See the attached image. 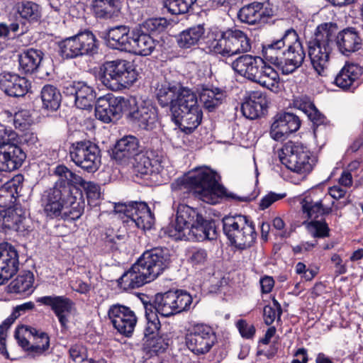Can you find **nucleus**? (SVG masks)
Returning a JSON list of instances; mask_svg holds the SVG:
<instances>
[{
    "mask_svg": "<svg viewBox=\"0 0 363 363\" xmlns=\"http://www.w3.org/2000/svg\"><path fill=\"white\" fill-rule=\"evenodd\" d=\"M295 32L296 30L293 28H286L283 29L280 38L264 44L262 45V52L264 58L277 67L281 56L284 52L283 50L284 48L295 40Z\"/></svg>",
    "mask_w": 363,
    "mask_h": 363,
    "instance_id": "nucleus-18",
    "label": "nucleus"
},
{
    "mask_svg": "<svg viewBox=\"0 0 363 363\" xmlns=\"http://www.w3.org/2000/svg\"><path fill=\"white\" fill-rule=\"evenodd\" d=\"M60 52L63 57L74 58L84 55H94L98 45L95 35L90 31L80 33L67 38L60 43Z\"/></svg>",
    "mask_w": 363,
    "mask_h": 363,
    "instance_id": "nucleus-10",
    "label": "nucleus"
},
{
    "mask_svg": "<svg viewBox=\"0 0 363 363\" xmlns=\"http://www.w3.org/2000/svg\"><path fill=\"white\" fill-rule=\"evenodd\" d=\"M118 213H123L143 230L150 229L155 223V218L148 206L145 202H131L128 204L118 203L114 206Z\"/></svg>",
    "mask_w": 363,
    "mask_h": 363,
    "instance_id": "nucleus-14",
    "label": "nucleus"
},
{
    "mask_svg": "<svg viewBox=\"0 0 363 363\" xmlns=\"http://www.w3.org/2000/svg\"><path fill=\"white\" fill-rule=\"evenodd\" d=\"M332 47L320 45L313 41L308 43V56L311 65L319 75H323L328 69Z\"/></svg>",
    "mask_w": 363,
    "mask_h": 363,
    "instance_id": "nucleus-28",
    "label": "nucleus"
},
{
    "mask_svg": "<svg viewBox=\"0 0 363 363\" xmlns=\"http://www.w3.org/2000/svg\"><path fill=\"white\" fill-rule=\"evenodd\" d=\"M92 10L98 18H112L120 9L119 0H92Z\"/></svg>",
    "mask_w": 363,
    "mask_h": 363,
    "instance_id": "nucleus-41",
    "label": "nucleus"
},
{
    "mask_svg": "<svg viewBox=\"0 0 363 363\" xmlns=\"http://www.w3.org/2000/svg\"><path fill=\"white\" fill-rule=\"evenodd\" d=\"M71 160L87 172H95L101 166V150L90 140H81L72 144L69 147Z\"/></svg>",
    "mask_w": 363,
    "mask_h": 363,
    "instance_id": "nucleus-9",
    "label": "nucleus"
},
{
    "mask_svg": "<svg viewBox=\"0 0 363 363\" xmlns=\"http://www.w3.org/2000/svg\"><path fill=\"white\" fill-rule=\"evenodd\" d=\"M135 160H139L135 166V169L138 173L142 175H146L153 172L150 160L148 157L144 155H139Z\"/></svg>",
    "mask_w": 363,
    "mask_h": 363,
    "instance_id": "nucleus-64",
    "label": "nucleus"
},
{
    "mask_svg": "<svg viewBox=\"0 0 363 363\" xmlns=\"http://www.w3.org/2000/svg\"><path fill=\"white\" fill-rule=\"evenodd\" d=\"M70 358L76 362L94 363L91 359H86V350L82 345H75L69 350Z\"/></svg>",
    "mask_w": 363,
    "mask_h": 363,
    "instance_id": "nucleus-62",
    "label": "nucleus"
},
{
    "mask_svg": "<svg viewBox=\"0 0 363 363\" xmlns=\"http://www.w3.org/2000/svg\"><path fill=\"white\" fill-rule=\"evenodd\" d=\"M295 36V40L289 44L288 48L281 55L277 67L284 74H291L300 67L306 57L303 47L296 31Z\"/></svg>",
    "mask_w": 363,
    "mask_h": 363,
    "instance_id": "nucleus-16",
    "label": "nucleus"
},
{
    "mask_svg": "<svg viewBox=\"0 0 363 363\" xmlns=\"http://www.w3.org/2000/svg\"><path fill=\"white\" fill-rule=\"evenodd\" d=\"M201 215V214H200L196 208L185 204H179L177 207L175 218L180 222L183 226L190 228Z\"/></svg>",
    "mask_w": 363,
    "mask_h": 363,
    "instance_id": "nucleus-51",
    "label": "nucleus"
},
{
    "mask_svg": "<svg viewBox=\"0 0 363 363\" xmlns=\"http://www.w3.org/2000/svg\"><path fill=\"white\" fill-rule=\"evenodd\" d=\"M18 253L7 242L0 245V285L4 284L18 270Z\"/></svg>",
    "mask_w": 363,
    "mask_h": 363,
    "instance_id": "nucleus-20",
    "label": "nucleus"
},
{
    "mask_svg": "<svg viewBox=\"0 0 363 363\" xmlns=\"http://www.w3.org/2000/svg\"><path fill=\"white\" fill-rule=\"evenodd\" d=\"M138 72L133 64L125 60L104 62L100 67V80L108 89L119 91L136 82Z\"/></svg>",
    "mask_w": 363,
    "mask_h": 363,
    "instance_id": "nucleus-4",
    "label": "nucleus"
},
{
    "mask_svg": "<svg viewBox=\"0 0 363 363\" xmlns=\"http://www.w3.org/2000/svg\"><path fill=\"white\" fill-rule=\"evenodd\" d=\"M336 45L343 55H348L361 47V39L353 28L344 29L336 37Z\"/></svg>",
    "mask_w": 363,
    "mask_h": 363,
    "instance_id": "nucleus-33",
    "label": "nucleus"
},
{
    "mask_svg": "<svg viewBox=\"0 0 363 363\" xmlns=\"http://www.w3.org/2000/svg\"><path fill=\"white\" fill-rule=\"evenodd\" d=\"M337 30L336 23L331 22L322 23L317 27L315 38L312 41L320 45L331 46L334 39H336Z\"/></svg>",
    "mask_w": 363,
    "mask_h": 363,
    "instance_id": "nucleus-47",
    "label": "nucleus"
},
{
    "mask_svg": "<svg viewBox=\"0 0 363 363\" xmlns=\"http://www.w3.org/2000/svg\"><path fill=\"white\" fill-rule=\"evenodd\" d=\"M17 11L22 18L30 21H38L41 16L40 6L30 1H23L18 3Z\"/></svg>",
    "mask_w": 363,
    "mask_h": 363,
    "instance_id": "nucleus-52",
    "label": "nucleus"
},
{
    "mask_svg": "<svg viewBox=\"0 0 363 363\" xmlns=\"http://www.w3.org/2000/svg\"><path fill=\"white\" fill-rule=\"evenodd\" d=\"M130 120L144 130H152L157 122L155 108L149 103L142 101L137 108L129 113Z\"/></svg>",
    "mask_w": 363,
    "mask_h": 363,
    "instance_id": "nucleus-26",
    "label": "nucleus"
},
{
    "mask_svg": "<svg viewBox=\"0 0 363 363\" xmlns=\"http://www.w3.org/2000/svg\"><path fill=\"white\" fill-rule=\"evenodd\" d=\"M34 281L33 274L30 271H25L18 274L9 285L11 293L30 294Z\"/></svg>",
    "mask_w": 363,
    "mask_h": 363,
    "instance_id": "nucleus-44",
    "label": "nucleus"
},
{
    "mask_svg": "<svg viewBox=\"0 0 363 363\" xmlns=\"http://www.w3.org/2000/svg\"><path fill=\"white\" fill-rule=\"evenodd\" d=\"M300 125L301 121L296 115L286 112L278 113L271 125L270 135L274 140H280L297 131Z\"/></svg>",
    "mask_w": 363,
    "mask_h": 363,
    "instance_id": "nucleus-21",
    "label": "nucleus"
},
{
    "mask_svg": "<svg viewBox=\"0 0 363 363\" xmlns=\"http://www.w3.org/2000/svg\"><path fill=\"white\" fill-rule=\"evenodd\" d=\"M38 330L35 328L27 326H22L18 328L15 333V337L18 340V345L28 352V355L31 357L30 347L32 345L30 344L26 335H36Z\"/></svg>",
    "mask_w": 363,
    "mask_h": 363,
    "instance_id": "nucleus-55",
    "label": "nucleus"
},
{
    "mask_svg": "<svg viewBox=\"0 0 363 363\" xmlns=\"http://www.w3.org/2000/svg\"><path fill=\"white\" fill-rule=\"evenodd\" d=\"M191 302L189 294L183 291H169L156 294L152 303L145 304V310L168 317L185 311Z\"/></svg>",
    "mask_w": 363,
    "mask_h": 363,
    "instance_id": "nucleus-7",
    "label": "nucleus"
},
{
    "mask_svg": "<svg viewBox=\"0 0 363 363\" xmlns=\"http://www.w3.org/2000/svg\"><path fill=\"white\" fill-rule=\"evenodd\" d=\"M82 186L86 191L88 202L90 204L96 205V201L101 197L100 187L92 182H85L82 179Z\"/></svg>",
    "mask_w": 363,
    "mask_h": 363,
    "instance_id": "nucleus-61",
    "label": "nucleus"
},
{
    "mask_svg": "<svg viewBox=\"0 0 363 363\" xmlns=\"http://www.w3.org/2000/svg\"><path fill=\"white\" fill-rule=\"evenodd\" d=\"M129 105V100L123 96H115L113 94L101 96L95 106L96 118L108 123L114 119H118L122 113L127 111Z\"/></svg>",
    "mask_w": 363,
    "mask_h": 363,
    "instance_id": "nucleus-13",
    "label": "nucleus"
},
{
    "mask_svg": "<svg viewBox=\"0 0 363 363\" xmlns=\"http://www.w3.org/2000/svg\"><path fill=\"white\" fill-rule=\"evenodd\" d=\"M18 142L16 132L0 130V172H11L22 165L26 156Z\"/></svg>",
    "mask_w": 363,
    "mask_h": 363,
    "instance_id": "nucleus-8",
    "label": "nucleus"
},
{
    "mask_svg": "<svg viewBox=\"0 0 363 363\" xmlns=\"http://www.w3.org/2000/svg\"><path fill=\"white\" fill-rule=\"evenodd\" d=\"M228 29L222 30L212 28L208 33L206 48L208 52L220 55L222 57H231Z\"/></svg>",
    "mask_w": 363,
    "mask_h": 363,
    "instance_id": "nucleus-24",
    "label": "nucleus"
},
{
    "mask_svg": "<svg viewBox=\"0 0 363 363\" xmlns=\"http://www.w3.org/2000/svg\"><path fill=\"white\" fill-rule=\"evenodd\" d=\"M187 233L188 228L183 226V225L177 220L176 218L171 221L165 228V233L176 240H186V238H190L188 237Z\"/></svg>",
    "mask_w": 363,
    "mask_h": 363,
    "instance_id": "nucleus-58",
    "label": "nucleus"
},
{
    "mask_svg": "<svg viewBox=\"0 0 363 363\" xmlns=\"http://www.w3.org/2000/svg\"><path fill=\"white\" fill-rule=\"evenodd\" d=\"M188 240L203 241L206 240H213L216 237V230L214 223L205 220L202 215L188 228Z\"/></svg>",
    "mask_w": 363,
    "mask_h": 363,
    "instance_id": "nucleus-30",
    "label": "nucleus"
},
{
    "mask_svg": "<svg viewBox=\"0 0 363 363\" xmlns=\"http://www.w3.org/2000/svg\"><path fill=\"white\" fill-rule=\"evenodd\" d=\"M208 259V252L205 249L192 247L188 250V262L194 267L204 265Z\"/></svg>",
    "mask_w": 363,
    "mask_h": 363,
    "instance_id": "nucleus-59",
    "label": "nucleus"
},
{
    "mask_svg": "<svg viewBox=\"0 0 363 363\" xmlns=\"http://www.w3.org/2000/svg\"><path fill=\"white\" fill-rule=\"evenodd\" d=\"M13 125L16 129L24 131L32 124L33 119L28 110H21L13 116Z\"/></svg>",
    "mask_w": 363,
    "mask_h": 363,
    "instance_id": "nucleus-60",
    "label": "nucleus"
},
{
    "mask_svg": "<svg viewBox=\"0 0 363 363\" xmlns=\"http://www.w3.org/2000/svg\"><path fill=\"white\" fill-rule=\"evenodd\" d=\"M67 95L72 96L75 105L80 109H89L92 107L96 98L94 88L84 82H68L64 87Z\"/></svg>",
    "mask_w": 363,
    "mask_h": 363,
    "instance_id": "nucleus-19",
    "label": "nucleus"
},
{
    "mask_svg": "<svg viewBox=\"0 0 363 363\" xmlns=\"http://www.w3.org/2000/svg\"><path fill=\"white\" fill-rule=\"evenodd\" d=\"M108 315L113 327L121 334L129 337L137 323V317L130 308L121 304L110 306Z\"/></svg>",
    "mask_w": 363,
    "mask_h": 363,
    "instance_id": "nucleus-15",
    "label": "nucleus"
},
{
    "mask_svg": "<svg viewBox=\"0 0 363 363\" xmlns=\"http://www.w3.org/2000/svg\"><path fill=\"white\" fill-rule=\"evenodd\" d=\"M266 107L265 96L257 91L250 95L249 99L242 104L241 110L245 117L253 120L261 116Z\"/></svg>",
    "mask_w": 363,
    "mask_h": 363,
    "instance_id": "nucleus-34",
    "label": "nucleus"
},
{
    "mask_svg": "<svg viewBox=\"0 0 363 363\" xmlns=\"http://www.w3.org/2000/svg\"><path fill=\"white\" fill-rule=\"evenodd\" d=\"M29 85L25 77L17 74L10 72L0 73V89L10 96H23L28 92Z\"/></svg>",
    "mask_w": 363,
    "mask_h": 363,
    "instance_id": "nucleus-25",
    "label": "nucleus"
},
{
    "mask_svg": "<svg viewBox=\"0 0 363 363\" xmlns=\"http://www.w3.org/2000/svg\"><path fill=\"white\" fill-rule=\"evenodd\" d=\"M223 230L230 243L241 250L251 247L257 237L252 222L242 215L224 217Z\"/></svg>",
    "mask_w": 363,
    "mask_h": 363,
    "instance_id": "nucleus-5",
    "label": "nucleus"
},
{
    "mask_svg": "<svg viewBox=\"0 0 363 363\" xmlns=\"http://www.w3.org/2000/svg\"><path fill=\"white\" fill-rule=\"evenodd\" d=\"M259 72L255 82L271 91L277 89L279 83V76L274 68L264 62L263 68L260 69Z\"/></svg>",
    "mask_w": 363,
    "mask_h": 363,
    "instance_id": "nucleus-45",
    "label": "nucleus"
},
{
    "mask_svg": "<svg viewBox=\"0 0 363 363\" xmlns=\"http://www.w3.org/2000/svg\"><path fill=\"white\" fill-rule=\"evenodd\" d=\"M272 13L264 4L253 2L240 9L238 16L242 22L254 25L267 22Z\"/></svg>",
    "mask_w": 363,
    "mask_h": 363,
    "instance_id": "nucleus-27",
    "label": "nucleus"
},
{
    "mask_svg": "<svg viewBox=\"0 0 363 363\" xmlns=\"http://www.w3.org/2000/svg\"><path fill=\"white\" fill-rule=\"evenodd\" d=\"M300 203L303 213L310 219H317L320 216L330 214L334 205L330 196L318 189L305 193Z\"/></svg>",
    "mask_w": 363,
    "mask_h": 363,
    "instance_id": "nucleus-12",
    "label": "nucleus"
},
{
    "mask_svg": "<svg viewBox=\"0 0 363 363\" xmlns=\"http://www.w3.org/2000/svg\"><path fill=\"white\" fill-rule=\"evenodd\" d=\"M34 337V342L30 347L31 357H38L42 355L50 346V338L47 333L39 332L38 335H33Z\"/></svg>",
    "mask_w": 363,
    "mask_h": 363,
    "instance_id": "nucleus-53",
    "label": "nucleus"
},
{
    "mask_svg": "<svg viewBox=\"0 0 363 363\" xmlns=\"http://www.w3.org/2000/svg\"><path fill=\"white\" fill-rule=\"evenodd\" d=\"M279 160L289 170L304 179L313 169L314 160L308 149L298 142L288 141L281 149Z\"/></svg>",
    "mask_w": 363,
    "mask_h": 363,
    "instance_id": "nucleus-6",
    "label": "nucleus"
},
{
    "mask_svg": "<svg viewBox=\"0 0 363 363\" xmlns=\"http://www.w3.org/2000/svg\"><path fill=\"white\" fill-rule=\"evenodd\" d=\"M174 198L184 199L192 191L196 197L209 204H216L225 194V189L219 184L216 174L209 168L196 169L174 180L171 184Z\"/></svg>",
    "mask_w": 363,
    "mask_h": 363,
    "instance_id": "nucleus-1",
    "label": "nucleus"
},
{
    "mask_svg": "<svg viewBox=\"0 0 363 363\" xmlns=\"http://www.w3.org/2000/svg\"><path fill=\"white\" fill-rule=\"evenodd\" d=\"M145 311V317L147 319V325L144 330L145 337H149L147 341H150L149 345L152 347L153 351L157 352L160 349L157 348L154 345V338L155 335L158 333L160 328V322L157 315L155 313L150 312V311Z\"/></svg>",
    "mask_w": 363,
    "mask_h": 363,
    "instance_id": "nucleus-49",
    "label": "nucleus"
},
{
    "mask_svg": "<svg viewBox=\"0 0 363 363\" xmlns=\"http://www.w3.org/2000/svg\"><path fill=\"white\" fill-rule=\"evenodd\" d=\"M180 86L162 84L157 89V99L162 107L169 106L172 113H177V98L181 89Z\"/></svg>",
    "mask_w": 363,
    "mask_h": 363,
    "instance_id": "nucleus-37",
    "label": "nucleus"
},
{
    "mask_svg": "<svg viewBox=\"0 0 363 363\" xmlns=\"http://www.w3.org/2000/svg\"><path fill=\"white\" fill-rule=\"evenodd\" d=\"M264 62L260 57L244 55L234 60L231 66L239 74L255 82Z\"/></svg>",
    "mask_w": 363,
    "mask_h": 363,
    "instance_id": "nucleus-23",
    "label": "nucleus"
},
{
    "mask_svg": "<svg viewBox=\"0 0 363 363\" xmlns=\"http://www.w3.org/2000/svg\"><path fill=\"white\" fill-rule=\"evenodd\" d=\"M282 314V308L280 303L274 298L272 299V305L265 306L263 310V317L266 325H272L276 318L280 320Z\"/></svg>",
    "mask_w": 363,
    "mask_h": 363,
    "instance_id": "nucleus-56",
    "label": "nucleus"
},
{
    "mask_svg": "<svg viewBox=\"0 0 363 363\" xmlns=\"http://www.w3.org/2000/svg\"><path fill=\"white\" fill-rule=\"evenodd\" d=\"M55 174L59 177L56 182H60L62 186H67L74 192L72 189H78L75 184H82V178L72 172L65 165H58L55 170Z\"/></svg>",
    "mask_w": 363,
    "mask_h": 363,
    "instance_id": "nucleus-48",
    "label": "nucleus"
},
{
    "mask_svg": "<svg viewBox=\"0 0 363 363\" xmlns=\"http://www.w3.org/2000/svg\"><path fill=\"white\" fill-rule=\"evenodd\" d=\"M228 33L232 56L251 50V42L245 33L239 29L229 28Z\"/></svg>",
    "mask_w": 363,
    "mask_h": 363,
    "instance_id": "nucleus-40",
    "label": "nucleus"
},
{
    "mask_svg": "<svg viewBox=\"0 0 363 363\" xmlns=\"http://www.w3.org/2000/svg\"><path fill=\"white\" fill-rule=\"evenodd\" d=\"M130 48L128 52L138 55H150L156 47V41L150 35L134 33L131 37Z\"/></svg>",
    "mask_w": 363,
    "mask_h": 363,
    "instance_id": "nucleus-36",
    "label": "nucleus"
},
{
    "mask_svg": "<svg viewBox=\"0 0 363 363\" xmlns=\"http://www.w3.org/2000/svg\"><path fill=\"white\" fill-rule=\"evenodd\" d=\"M202 111L200 107H196L191 110L179 112L177 110V113H173L176 123L179 128L186 133H191L201 123L202 120Z\"/></svg>",
    "mask_w": 363,
    "mask_h": 363,
    "instance_id": "nucleus-32",
    "label": "nucleus"
},
{
    "mask_svg": "<svg viewBox=\"0 0 363 363\" xmlns=\"http://www.w3.org/2000/svg\"><path fill=\"white\" fill-rule=\"evenodd\" d=\"M311 220L310 222H305L304 224L312 237L323 238L329 236L330 228L325 220Z\"/></svg>",
    "mask_w": 363,
    "mask_h": 363,
    "instance_id": "nucleus-54",
    "label": "nucleus"
},
{
    "mask_svg": "<svg viewBox=\"0 0 363 363\" xmlns=\"http://www.w3.org/2000/svg\"><path fill=\"white\" fill-rule=\"evenodd\" d=\"M23 181V176L18 174L0 188V207H7L15 201V194Z\"/></svg>",
    "mask_w": 363,
    "mask_h": 363,
    "instance_id": "nucleus-42",
    "label": "nucleus"
},
{
    "mask_svg": "<svg viewBox=\"0 0 363 363\" xmlns=\"http://www.w3.org/2000/svg\"><path fill=\"white\" fill-rule=\"evenodd\" d=\"M144 28L150 32L160 33L167 26V21L165 18H150L143 23Z\"/></svg>",
    "mask_w": 363,
    "mask_h": 363,
    "instance_id": "nucleus-63",
    "label": "nucleus"
},
{
    "mask_svg": "<svg viewBox=\"0 0 363 363\" xmlns=\"http://www.w3.org/2000/svg\"><path fill=\"white\" fill-rule=\"evenodd\" d=\"M74 192L60 182H55L52 188L45 191L41 202L43 211L51 218L76 220L84 212L85 201L79 189H72Z\"/></svg>",
    "mask_w": 363,
    "mask_h": 363,
    "instance_id": "nucleus-2",
    "label": "nucleus"
},
{
    "mask_svg": "<svg viewBox=\"0 0 363 363\" xmlns=\"http://www.w3.org/2000/svg\"><path fill=\"white\" fill-rule=\"evenodd\" d=\"M26 218V209L19 205L1 211H0V230L4 232L23 231Z\"/></svg>",
    "mask_w": 363,
    "mask_h": 363,
    "instance_id": "nucleus-22",
    "label": "nucleus"
},
{
    "mask_svg": "<svg viewBox=\"0 0 363 363\" xmlns=\"http://www.w3.org/2000/svg\"><path fill=\"white\" fill-rule=\"evenodd\" d=\"M43 58L42 51L28 49L19 55V69L24 73H33L39 67Z\"/></svg>",
    "mask_w": 363,
    "mask_h": 363,
    "instance_id": "nucleus-39",
    "label": "nucleus"
},
{
    "mask_svg": "<svg viewBox=\"0 0 363 363\" xmlns=\"http://www.w3.org/2000/svg\"><path fill=\"white\" fill-rule=\"evenodd\" d=\"M167 259L162 248L146 250L118 280L125 290L138 289L154 281L167 267Z\"/></svg>",
    "mask_w": 363,
    "mask_h": 363,
    "instance_id": "nucleus-3",
    "label": "nucleus"
},
{
    "mask_svg": "<svg viewBox=\"0 0 363 363\" xmlns=\"http://www.w3.org/2000/svg\"><path fill=\"white\" fill-rule=\"evenodd\" d=\"M177 110L185 112L196 107H199L196 95L190 89L181 87L177 98Z\"/></svg>",
    "mask_w": 363,
    "mask_h": 363,
    "instance_id": "nucleus-50",
    "label": "nucleus"
},
{
    "mask_svg": "<svg viewBox=\"0 0 363 363\" xmlns=\"http://www.w3.org/2000/svg\"><path fill=\"white\" fill-rule=\"evenodd\" d=\"M187 348L196 355L206 354L216 344L217 337L213 328L208 325H194L186 335Z\"/></svg>",
    "mask_w": 363,
    "mask_h": 363,
    "instance_id": "nucleus-11",
    "label": "nucleus"
},
{
    "mask_svg": "<svg viewBox=\"0 0 363 363\" xmlns=\"http://www.w3.org/2000/svg\"><path fill=\"white\" fill-rule=\"evenodd\" d=\"M40 98L43 108L53 111L60 107L62 96L57 87L51 84H46L42 88Z\"/></svg>",
    "mask_w": 363,
    "mask_h": 363,
    "instance_id": "nucleus-43",
    "label": "nucleus"
},
{
    "mask_svg": "<svg viewBox=\"0 0 363 363\" xmlns=\"http://www.w3.org/2000/svg\"><path fill=\"white\" fill-rule=\"evenodd\" d=\"M200 101L205 108L213 111L218 108L225 100V93L217 87H202L200 93Z\"/></svg>",
    "mask_w": 363,
    "mask_h": 363,
    "instance_id": "nucleus-38",
    "label": "nucleus"
},
{
    "mask_svg": "<svg viewBox=\"0 0 363 363\" xmlns=\"http://www.w3.org/2000/svg\"><path fill=\"white\" fill-rule=\"evenodd\" d=\"M139 140L133 135L124 136L115 145L113 158L121 164H125L129 160L139 156Z\"/></svg>",
    "mask_w": 363,
    "mask_h": 363,
    "instance_id": "nucleus-29",
    "label": "nucleus"
},
{
    "mask_svg": "<svg viewBox=\"0 0 363 363\" xmlns=\"http://www.w3.org/2000/svg\"><path fill=\"white\" fill-rule=\"evenodd\" d=\"M129 29L125 26H116L108 30L107 43L110 48L128 52L130 48L131 37L128 35Z\"/></svg>",
    "mask_w": 363,
    "mask_h": 363,
    "instance_id": "nucleus-35",
    "label": "nucleus"
},
{
    "mask_svg": "<svg viewBox=\"0 0 363 363\" xmlns=\"http://www.w3.org/2000/svg\"><path fill=\"white\" fill-rule=\"evenodd\" d=\"M205 33L202 25H197L183 30L177 38V43L182 48H189L198 43Z\"/></svg>",
    "mask_w": 363,
    "mask_h": 363,
    "instance_id": "nucleus-46",
    "label": "nucleus"
},
{
    "mask_svg": "<svg viewBox=\"0 0 363 363\" xmlns=\"http://www.w3.org/2000/svg\"><path fill=\"white\" fill-rule=\"evenodd\" d=\"M36 302L40 305L50 307L57 316L62 328H67L69 315L74 306L72 300L65 296L52 295L38 297Z\"/></svg>",
    "mask_w": 363,
    "mask_h": 363,
    "instance_id": "nucleus-17",
    "label": "nucleus"
},
{
    "mask_svg": "<svg viewBox=\"0 0 363 363\" xmlns=\"http://www.w3.org/2000/svg\"><path fill=\"white\" fill-rule=\"evenodd\" d=\"M363 73V68L357 64H346L335 78V84L347 89L359 84L358 80Z\"/></svg>",
    "mask_w": 363,
    "mask_h": 363,
    "instance_id": "nucleus-31",
    "label": "nucleus"
},
{
    "mask_svg": "<svg viewBox=\"0 0 363 363\" xmlns=\"http://www.w3.org/2000/svg\"><path fill=\"white\" fill-rule=\"evenodd\" d=\"M196 0H166L165 7L174 15L186 13Z\"/></svg>",
    "mask_w": 363,
    "mask_h": 363,
    "instance_id": "nucleus-57",
    "label": "nucleus"
}]
</instances>
